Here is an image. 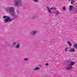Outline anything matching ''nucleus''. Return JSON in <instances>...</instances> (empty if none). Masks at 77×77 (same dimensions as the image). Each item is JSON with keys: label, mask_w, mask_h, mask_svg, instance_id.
<instances>
[{"label": "nucleus", "mask_w": 77, "mask_h": 77, "mask_svg": "<svg viewBox=\"0 0 77 77\" xmlns=\"http://www.w3.org/2000/svg\"><path fill=\"white\" fill-rule=\"evenodd\" d=\"M6 12L11 13V15L14 17L11 19V18H10L9 17L6 16H4L3 17V19L5 18V20L4 21V23H8V21H9V22H11V21H12L13 20L16 19L17 17L18 16L15 14V11H14L13 7H8L6 8Z\"/></svg>", "instance_id": "1"}, {"label": "nucleus", "mask_w": 77, "mask_h": 77, "mask_svg": "<svg viewBox=\"0 0 77 77\" xmlns=\"http://www.w3.org/2000/svg\"><path fill=\"white\" fill-rule=\"evenodd\" d=\"M14 2L15 6H18V7H20L23 5L21 0H14Z\"/></svg>", "instance_id": "2"}, {"label": "nucleus", "mask_w": 77, "mask_h": 77, "mask_svg": "<svg viewBox=\"0 0 77 77\" xmlns=\"http://www.w3.org/2000/svg\"><path fill=\"white\" fill-rule=\"evenodd\" d=\"M75 64V62L74 61L71 62L70 63L69 65L66 68V69L67 70H70L72 68V66H73Z\"/></svg>", "instance_id": "3"}, {"label": "nucleus", "mask_w": 77, "mask_h": 77, "mask_svg": "<svg viewBox=\"0 0 77 77\" xmlns=\"http://www.w3.org/2000/svg\"><path fill=\"white\" fill-rule=\"evenodd\" d=\"M37 33H38V31L37 30H33L31 32V35L34 36H36Z\"/></svg>", "instance_id": "4"}, {"label": "nucleus", "mask_w": 77, "mask_h": 77, "mask_svg": "<svg viewBox=\"0 0 77 77\" xmlns=\"http://www.w3.org/2000/svg\"><path fill=\"white\" fill-rule=\"evenodd\" d=\"M47 8L48 12H49L50 14H52V13L51 12V11H52V10H53V8H49V7H47Z\"/></svg>", "instance_id": "5"}, {"label": "nucleus", "mask_w": 77, "mask_h": 77, "mask_svg": "<svg viewBox=\"0 0 77 77\" xmlns=\"http://www.w3.org/2000/svg\"><path fill=\"white\" fill-rule=\"evenodd\" d=\"M15 47L16 48V49H18L20 47V44H18L16 46H15Z\"/></svg>", "instance_id": "6"}, {"label": "nucleus", "mask_w": 77, "mask_h": 77, "mask_svg": "<svg viewBox=\"0 0 77 77\" xmlns=\"http://www.w3.org/2000/svg\"><path fill=\"white\" fill-rule=\"evenodd\" d=\"M69 51L71 53L74 52V51H75V49H74L72 48L71 49L69 50Z\"/></svg>", "instance_id": "7"}, {"label": "nucleus", "mask_w": 77, "mask_h": 77, "mask_svg": "<svg viewBox=\"0 0 77 77\" xmlns=\"http://www.w3.org/2000/svg\"><path fill=\"white\" fill-rule=\"evenodd\" d=\"M39 69H40V68L37 67L33 69V71H37L38 70H39Z\"/></svg>", "instance_id": "8"}, {"label": "nucleus", "mask_w": 77, "mask_h": 77, "mask_svg": "<svg viewBox=\"0 0 77 77\" xmlns=\"http://www.w3.org/2000/svg\"><path fill=\"white\" fill-rule=\"evenodd\" d=\"M69 46L70 47H71L72 46V44H71L69 41H68L67 42Z\"/></svg>", "instance_id": "9"}, {"label": "nucleus", "mask_w": 77, "mask_h": 77, "mask_svg": "<svg viewBox=\"0 0 77 77\" xmlns=\"http://www.w3.org/2000/svg\"><path fill=\"white\" fill-rule=\"evenodd\" d=\"M67 63H70L72 61H71V59H68L66 60Z\"/></svg>", "instance_id": "10"}, {"label": "nucleus", "mask_w": 77, "mask_h": 77, "mask_svg": "<svg viewBox=\"0 0 77 77\" xmlns=\"http://www.w3.org/2000/svg\"><path fill=\"white\" fill-rule=\"evenodd\" d=\"M73 6L72 5H70L69 6V9L70 10H69V11H71L72 10V9H73Z\"/></svg>", "instance_id": "11"}, {"label": "nucleus", "mask_w": 77, "mask_h": 77, "mask_svg": "<svg viewBox=\"0 0 77 77\" xmlns=\"http://www.w3.org/2000/svg\"><path fill=\"white\" fill-rule=\"evenodd\" d=\"M23 60L25 61H27V60H29V59L28 58H24Z\"/></svg>", "instance_id": "12"}, {"label": "nucleus", "mask_w": 77, "mask_h": 77, "mask_svg": "<svg viewBox=\"0 0 77 77\" xmlns=\"http://www.w3.org/2000/svg\"><path fill=\"white\" fill-rule=\"evenodd\" d=\"M59 14V12L58 11L57 12L55 13V14L56 15H58Z\"/></svg>", "instance_id": "13"}, {"label": "nucleus", "mask_w": 77, "mask_h": 77, "mask_svg": "<svg viewBox=\"0 0 77 77\" xmlns=\"http://www.w3.org/2000/svg\"><path fill=\"white\" fill-rule=\"evenodd\" d=\"M73 47H75L76 49H77V44H75V45L73 46Z\"/></svg>", "instance_id": "14"}, {"label": "nucleus", "mask_w": 77, "mask_h": 77, "mask_svg": "<svg viewBox=\"0 0 77 77\" xmlns=\"http://www.w3.org/2000/svg\"><path fill=\"white\" fill-rule=\"evenodd\" d=\"M65 9H66V7L65 6H64L63 8V10H64V11H65Z\"/></svg>", "instance_id": "15"}, {"label": "nucleus", "mask_w": 77, "mask_h": 77, "mask_svg": "<svg viewBox=\"0 0 77 77\" xmlns=\"http://www.w3.org/2000/svg\"><path fill=\"white\" fill-rule=\"evenodd\" d=\"M68 48V47H67L65 48V51H67V49Z\"/></svg>", "instance_id": "16"}, {"label": "nucleus", "mask_w": 77, "mask_h": 77, "mask_svg": "<svg viewBox=\"0 0 77 77\" xmlns=\"http://www.w3.org/2000/svg\"><path fill=\"white\" fill-rule=\"evenodd\" d=\"M16 44H17V43L15 42H13L12 44V45H15Z\"/></svg>", "instance_id": "17"}, {"label": "nucleus", "mask_w": 77, "mask_h": 77, "mask_svg": "<svg viewBox=\"0 0 77 77\" xmlns=\"http://www.w3.org/2000/svg\"><path fill=\"white\" fill-rule=\"evenodd\" d=\"M74 12L75 13H77V10L76 9H75L74 11Z\"/></svg>", "instance_id": "18"}, {"label": "nucleus", "mask_w": 77, "mask_h": 77, "mask_svg": "<svg viewBox=\"0 0 77 77\" xmlns=\"http://www.w3.org/2000/svg\"><path fill=\"white\" fill-rule=\"evenodd\" d=\"M34 2H38V0H32Z\"/></svg>", "instance_id": "19"}, {"label": "nucleus", "mask_w": 77, "mask_h": 77, "mask_svg": "<svg viewBox=\"0 0 77 77\" xmlns=\"http://www.w3.org/2000/svg\"><path fill=\"white\" fill-rule=\"evenodd\" d=\"M53 10H57V8H53Z\"/></svg>", "instance_id": "20"}, {"label": "nucleus", "mask_w": 77, "mask_h": 77, "mask_svg": "<svg viewBox=\"0 0 77 77\" xmlns=\"http://www.w3.org/2000/svg\"><path fill=\"white\" fill-rule=\"evenodd\" d=\"M71 2H72V3H74L75 1H74V0H72Z\"/></svg>", "instance_id": "21"}, {"label": "nucleus", "mask_w": 77, "mask_h": 77, "mask_svg": "<svg viewBox=\"0 0 77 77\" xmlns=\"http://www.w3.org/2000/svg\"><path fill=\"white\" fill-rule=\"evenodd\" d=\"M49 65V64L48 63H46V66H48V65Z\"/></svg>", "instance_id": "22"}, {"label": "nucleus", "mask_w": 77, "mask_h": 77, "mask_svg": "<svg viewBox=\"0 0 77 77\" xmlns=\"http://www.w3.org/2000/svg\"><path fill=\"white\" fill-rule=\"evenodd\" d=\"M35 17H36V16H34L32 17V18L33 19H34V18H35Z\"/></svg>", "instance_id": "23"}, {"label": "nucleus", "mask_w": 77, "mask_h": 77, "mask_svg": "<svg viewBox=\"0 0 77 77\" xmlns=\"http://www.w3.org/2000/svg\"><path fill=\"white\" fill-rule=\"evenodd\" d=\"M17 13H19V11H18V10H17Z\"/></svg>", "instance_id": "24"}, {"label": "nucleus", "mask_w": 77, "mask_h": 77, "mask_svg": "<svg viewBox=\"0 0 77 77\" xmlns=\"http://www.w3.org/2000/svg\"><path fill=\"white\" fill-rule=\"evenodd\" d=\"M71 5H72V4H73V3L72 2H71Z\"/></svg>", "instance_id": "25"}, {"label": "nucleus", "mask_w": 77, "mask_h": 77, "mask_svg": "<svg viewBox=\"0 0 77 77\" xmlns=\"http://www.w3.org/2000/svg\"><path fill=\"white\" fill-rule=\"evenodd\" d=\"M71 0H68V1H70Z\"/></svg>", "instance_id": "26"}, {"label": "nucleus", "mask_w": 77, "mask_h": 77, "mask_svg": "<svg viewBox=\"0 0 77 77\" xmlns=\"http://www.w3.org/2000/svg\"><path fill=\"white\" fill-rule=\"evenodd\" d=\"M47 1H49V0H47Z\"/></svg>", "instance_id": "27"}]
</instances>
